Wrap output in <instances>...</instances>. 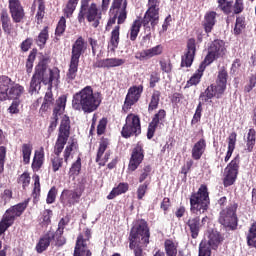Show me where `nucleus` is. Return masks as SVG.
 I'll return each instance as SVG.
<instances>
[{"label":"nucleus","mask_w":256,"mask_h":256,"mask_svg":"<svg viewBox=\"0 0 256 256\" xmlns=\"http://www.w3.org/2000/svg\"><path fill=\"white\" fill-rule=\"evenodd\" d=\"M127 5V0H112L109 9V19L105 27V31H111V27L117 23L111 31V51H115L119 47V42L121 41V25L127 21Z\"/></svg>","instance_id":"1"},{"label":"nucleus","mask_w":256,"mask_h":256,"mask_svg":"<svg viewBox=\"0 0 256 256\" xmlns=\"http://www.w3.org/2000/svg\"><path fill=\"white\" fill-rule=\"evenodd\" d=\"M159 5H161V0H148V9L143 19L138 17L128 30L127 37L130 41H137L141 27H144V30L151 35V29L155 30V26L159 24Z\"/></svg>","instance_id":"2"},{"label":"nucleus","mask_w":256,"mask_h":256,"mask_svg":"<svg viewBox=\"0 0 256 256\" xmlns=\"http://www.w3.org/2000/svg\"><path fill=\"white\" fill-rule=\"evenodd\" d=\"M25 93V87L11 79L7 75H0V101H11L8 108L11 115L19 113V105H21V97Z\"/></svg>","instance_id":"3"},{"label":"nucleus","mask_w":256,"mask_h":256,"mask_svg":"<svg viewBox=\"0 0 256 256\" xmlns=\"http://www.w3.org/2000/svg\"><path fill=\"white\" fill-rule=\"evenodd\" d=\"M109 5H111V0H102L101 9L97 3L92 2L91 0H80V8L77 15L78 23H92V27L97 29L101 23V19H103V13H107L109 9Z\"/></svg>","instance_id":"4"},{"label":"nucleus","mask_w":256,"mask_h":256,"mask_svg":"<svg viewBox=\"0 0 256 256\" xmlns=\"http://www.w3.org/2000/svg\"><path fill=\"white\" fill-rule=\"evenodd\" d=\"M149 239H151V232L149 230V224L145 219H140L131 228L128 237L129 249L134 253V256H145L143 254V247L149 245Z\"/></svg>","instance_id":"5"},{"label":"nucleus","mask_w":256,"mask_h":256,"mask_svg":"<svg viewBox=\"0 0 256 256\" xmlns=\"http://www.w3.org/2000/svg\"><path fill=\"white\" fill-rule=\"evenodd\" d=\"M101 105V94L94 93L93 87L86 86L79 92H76L72 98V109L74 111H83V113H93Z\"/></svg>","instance_id":"6"},{"label":"nucleus","mask_w":256,"mask_h":256,"mask_svg":"<svg viewBox=\"0 0 256 256\" xmlns=\"http://www.w3.org/2000/svg\"><path fill=\"white\" fill-rule=\"evenodd\" d=\"M27 207H29V200L15 204L5 211L0 220V237L4 235L9 227L15 225V221L25 213Z\"/></svg>","instance_id":"7"},{"label":"nucleus","mask_w":256,"mask_h":256,"mask_svg":"<svg viewBox=\"0 0 256 256\" xmlns=\"http://www.w3.org/2000/svg\"><path fill=\"white\" fill-rule=\"evenodd\" d=\"M209 205H211L209 189L207 185L202 184L197 192H193L190 195V211L191 213H199L201 215L209 209Z\"/></svg>","instance_id":"8"},{"label":"nucleus","mask_w":256,"mask_h":256,"mask_svg":"<svg viewBox=\"0 0 256 256\" xmlns=\"http://www.w3.org/2000/svg\"><path fill=\"white\" fill-rule=\"evenodd\" d=\"M49 63V58H43L35 66V71L32 77L41 81L44 85H49V89H53V82L59 81V69H49V75L47 76V64Z\"/></svg>","instance_id":"9"},{"label":"nucleus","mask_w":256,"mask_h":256,"mask_svg":"<svg viewBox=\"0 0 256 256\" xmlns=\"http://www.w3.org/2000/svg\"><path fill=\"white\" fill-rule=\"evenodd\" d=\"M237 209H239V204L234 202L220 211L218 223H220L226 231H237V227H239Z\"/></svg>","instance_id":"10"},{"label":"nucleus","mask_w":256,"mask_h":256,"mask_svg":"<svg viewBox=\"0 0 256 256\" xmlns=\"http://www.w3.org/2000/svg\"><path fill=\"white\" fill-rule=\"evenodd\" d=\"M71 135V119L69 116L64 115L60 122V126L58 129V137L54 146V155H61L63 153V149H65V145H67V141H69V137Z\"/></svg>","instance_id":"11"},{"label":"nucleus","mask_w":256,"mask_h":256,"mask_svg":"<svg viewBox=\"0 0 256 256\" xmlns=\"http://www.w3.org/2000/svg\"><path fill=\"white\" fill-rule=\"evenodd\" d=\"M139 135H141V118L137 114L130 113L126 116L121 136L124 139H129L131 137H139Z\"/></svg>","instance_id":"12"},{"label":"nucleus","mask_w":256,"mask_h":256,"mask_svg":"<svg viewBox=\"0 0 256 256\" xmlns=\"http://www.w3.org/2000/svg\"><path fill=\"white\" fill-rule=\"evenodd\" d=\"M226 54L227 47L225 46V41L221 39H215L208 46L207 55L205 56L202 63L209 67V65H211V63L214 61H217V59H223Z\"/></svg>","instance_id":"13"},{"label":"nucleus","mask_w":256,"mask_h":256,"mask_svg":"<svg viewBox=\"0 0 256 256\" xmlns=\"http://www.w3.org/2000/svg\"><path fill=\"white\" fill-rule=\"evenodd\" d=\"M85 192V182H80L77 184L75 189L69 190L64 189L60 196V202L63 207H73V205H77L79 201H81V197Z\"/></svg>","instance_id":"14"},{"label":"nucleus","mask_w":256,"mask_h":256,"mask_svg":"<svg viewBox=\"0 0 256 256\" xmlns=\"http://www.w3.org/2000/svg\"><path fill=\"white\" fill-rule=\"evenodd\" d=\"M241 165V156L236 155L226 166L224 170L223 185L225 188L235 185L239 175V167Z\"/></svg>","instance_id":"15"},{"label":"nucleus","mask_w":256,"mask_h":256,"mask_svg":"<svg viewBox=\"0 0 256 256\" xmlns=\"http://www.w3.org/2000/svg\"><path fill=\"white\" fill-rule=\"evenodd\" d=\"M91 241V229L86 228L77 236L73 256H92L91 250L87 249V242Z\"/></svg>","instance_id":"16"},{"label":"nucleus","mask_w":256,"mask_h":256,"mask_svg":"<svg viewBox=\"0 0 256 256\" xmlns=\"http://www.w3.org/2000/svg\"><path fill=\"white\" fill-rule=\"evenodd\" d=\"M143 93V85L132 86L128 89V93L125 97L124 104L122 106V113L127 114L129 110L139 102Z\"/></svg>","instance_id":"17"},{"label":"nucleus","mask_w":256,"mask_h":256,"mask_svg":"<svg viewBox=\"0 0 256 256\" xmlns=\"http://www.w3.org/2000/svg\"><path fill=\"white\" fill-rule=\"evenodd\" d=\"M225 91H227V86L219 83L211 84L204 92H201L199 100L202 101V103H209V100L213 99V97L221 99V97L225 95Z\"/></svg>","instance_id":"18"},{"label":"nucleus","mask_w":256,"mask_h":256,"mask_svg":"<svg viewBox=\"0 0 256 256\" xmlns=\"http://www.w3.org/2000/svg\"><path fill=\"white\" fill-rule=\"evenodd\" d=\"M166 119L167 111H165V109H160L156 114H154L151 122L148 124L147 139H153V137H155V131H157V129H163V127H165Z\"/></svg>","instance_id":"19"},{"label":"nucleus","mask_w":256,"mask_h":256,"mask_svg":"<svg viewBox=\"0 0 256 256\" xmlns=\"http://www.w3.org/2000/svg\"><path fill=\"white\" fill-rule=\"evenodd\" d=\"M145 159V149H143V143L137 142L135 147L132 149L131 157L128 164V170L132 173L139 169V165L143 163Z\"/></svg>","instance_id":"20"},{"label":"nucleus","mask_w":256,"mask_h":256,"mask_svg":"<svg viewBox=\"0 0 256 256\" xmlns=\"http://www.w3.org/2000/svg\"><path fill=\"white\" fill-rule=\"evenodd\" d=\"M197 54V41L195 38H189L186 43V51L181 57L180 67H191L193 61H195V55Z\"/></svg>","instance_id":"21"},{"label":"nucleus","mask_w":256,"mask_h":256,"mask_svg":"<svg viewBox=\"0 0 256 256\" xmlns=\"http://www.w3.org/2000/svg\"><path fill=\"white\" fill-rule=\"evenodd\" d=\"M8 8L13 23H23L25 21V8H23L21 0H8Z\"/></svg>","instance_id":"22"},{"label":"nucleus","mask_w":256,"mask_h":256,"mask_svg":"<svg viewBox=\"0 0 256 256\" xmlns=\"http://www.w3.org/2000/svg\"><path fill=\"white\" fill-rule=\"evenodd\" d=\"M107 147H109V138L102 137L100 139L98 151L96 154V163H98V165L100 167H105L107 161H109V159L111 157V151H107ZM105 151H107V152L105 153ZM103 155H104V157H103ZM101 158H102V160H101Z\"/></svg>","instance_id":"23"},{"label":"nucleus","mask_w":256,"mask_h":256,"mask_svg":"<svg viewBox=\"0 0 256 256\" xmlns=\"http://www.w3.org/2000/svg\"><path fill=\"white\" fill-rule=\"evenodd\" d=\"M159 55H163V45L161 44L136 52L135 59L137 61H149L152 57H159Z\"/></svg>","instance_id":"24"},{"label":"nucleus","mask_w":256,"mask_h":256,"mask_svg":"<svg viewBox=\"0 0 256 256\" xmlns=\"http://www.w3.org/2000/svg\"><path fill=\"white\" fill-rule=\"evenodd\" d=\"M85 51H87V41H85L83 36H79L72 44L70 59L73 61H79V59H81V55H84Z\"/></svg>","instance_id":"25"},{"label":"nucleus","mask_w":256,"mask_h":256,"mask_svg":"<svg viewBox=\"0 0 256 256\" xmlns=\"http://www.w3.org/2000/svg\"><path fill=\"white\" fill-rule=\"evenodd\" d=\"M185 225L189 229L192 239H197L201 232V227H203V224H201V217L197 215L190 216L185 221Z\"/></svg>","instance_id":"26"},{"label":"nucleus","mask_w":256,"mask_h":256,"mask_svg":"<svg viewBox=\"0 0 256 256\" xmlns=\"http://www.w3.org/2000/svg\"><path fill=\"white\" fill-rule=\"evenodd\" d=\"M125 65V60L121 58H106L97 60L93 67L94 69H111L113 67H121Z\"/></svg>","instance_id":"27"},{"label":"nucleus","mask_w":256,"mask_h":256,"mask_svg":"<svg viewBox=\"0 0 256 256\" xmlns=\"http://www.w3.org/2000/svg\"><path fill=\"white\" fill-rule=\"evenodd\" d=\"M217 24V12L209 11L204 15V20L202 21V27L205 33L209 34L213 31L215 25Z\"/></svg>","instance_id":"28"},{"label":"nucleus","mask_w":256,"mask_h":256,"mask_svg":"<svg viewBox=\"0 0 256 256\" xmlns=\"http://www.w3.org/2000/svg\"><path fill=\"white\" fill-rule=\"evenodd\" d=\"M207 65L204 62H201L199 68L196 72L190 77V79L186 82L185 89H189V87L197 86L201 83V79L203 78V73L207 69Z\"/></svg>","instance_id":"29"},{"label":"nucleus","mask_w":256,"mask_h":256,"mask_svg":"<svg viewBox=\"0 0 256 256\" xmlns=\"http://www.w3.org/2000/svg\"><path fill=\"white\" fill-rule=\"evenodd\" d=\"M205 151H207V141L205 138H201L192 147V159L199 161L205 154Z\"/></svg>","instance_id":"30"},{"label":"nucleus","mask_w":256,"mask_h":256,"mask_svg":"<svg viewBox=\"0 0 256 256\" xmlns=\"http://www.w3.org/2000/svg\"><path fill=\"white\" fill-rule=\"evenodd\" d=\"M43 163H45V150L40 148L39 150H36L34 153V157L31 164V169L34 173H37L41 170V167H43Z\"/></svg>","instance_id":"31"},{"label":"nucleus","mask_w":256,"mask_h":256,"mask_svg":"<svg viewBox=\"0 0 256 256\" xmlns=\"http://www.w3.org/2000/svg\"><path fill=\"white\" fill-rule=\"evenodd\" d=\"M0 23H2V29L5 35H11L13 33V23H11V17L7 9H2L0 12Z\"/></svg>","instance_id":"32"},{"label":"nucleus","mask_w":256,"mask_h":256,"mask_svg":"<svg viewBox=\"0 0 256 256\" xmlns=\"http://www.w3.org/2000/svg\"><path fill=\"white\" fill-rule=\"evenodd\" d=\"M50 235V239L52 241V247H57L58 249L63 247L64 245H67V238L63 236V233L61 230H56L55 232L53 231H48Z\"/></svg>","instance_id":"33"},{"label":"nucleus","mask_w":256,"mask_h":256,"mask_svg":"<svg viewBox=\"0 0 256 256\" xmlns=\"http://www.w3.org/2000/svg\"><path fill=\"white\" fill-rule=\"evenodd\" d=\"M129 191V183L120 182L116 187H114L111 192L108 194L107 199L112 200L119 195H123Z\"/></svg>","instance_id":"34"},{"label":"nucleus","mask_w":256,"mask_h":256,"mask_svg":"<svg viewBox=\"0 0 256 256\" xmlns=\"http://www.w3.org/2000/svg\"><path fill=\"white\" fill-rule=\"evenodd\" d=\"M77 71H79V61L70 59L69 68L66 73L67 83H73V81H75L77 78Z\"/></svg>","instance_id":"35"},{"label":"nucleus","mask_w":256,"mask_h":256,"mask_svg":"<svg viewBox=\"0 0 256 256\" xmlns=\"http://www.w3.org/2000/svg\"><path fill=\"white\" fill-rule=\"evenodd\" d=\"M49 245H52V240L48 231L39 239L38 243L36 244L37 253H44V251L49 249Z\"/></svg>","instance_id":"36"},{"label":"nucleus","mask_w":256,"mask_h":256,"mask_svg":"<svg viewBox=\"0 0 256 256\" xmlns=\"http://www.w3.org/2000/svg\"><path fill=\"white\" fill-rule=\"evenodd\" d=\"M235 145H237V132H232L228 137V150L224 158L225 163H228L235 151Z\"/></svg>","instance_id":"37"},{"label":"nucleus","mask_w":256,"mask_h":256,"mask_svg":"<svg viewBox=\"0 0 256 256\" xmlns=\"http://www.w3.org/2000/svg\"><path fill=\"white\" fill-rule=\"evenodd\" d=\"M161 101V91L153 90L148 104V113H153L156 109H159V102Z\"/></svg>","instance_id":"38"},{"label":"nucleus","mask_w":256,"mask_h":256,"mask_svg":"<svg viewBox=\"0 0 256 256\" xmlns=\"http://www.w3.org/2000/svg\"><path fill=\"white\" fill-rule=\"evenodd\" d=\"M47 41H49V26H45L35 39L36 45H38L40 49H43V47L47 45Z\"/></svg>","instance_id":"39"},{"label":"nucleus","mask_w":256,"mask_h":256,"mask_svg":"<svg viewBox=\"0 0 256 256\" xmlns=\"http://www.w3.org/2000/svg\"><path fill=\"white\" fill-rule=\"evenodd\" d=\"M67 105V96L62 95L58 98L56 107L53 110V114L55 117H59V115H63L65 111V107Z\"/></svg>","instance_id":"40"},{"label":"nucleus","mask_w":256,"mask_h":256,"mask_svg":"<svg viewBox=\"0 0 256 256\" xmlns=\"http://www.w3.org/2000/svg\"><path fill=\"white\" fill-rule=\"evenodd\" d=\"M223 241L221 234L218 232H212L209 234V240H206V243L210 249H217L219 247V243Z\"/></svg>","instance_id":"41"},{"label":"nucleus","mask_w":256,"mask_h":256,"mask_svg":"<svg viewBox=\"0 0 256 256\" xmlns=\"http://www.w3.org/2000/svg\"><path fill=\"white\" fill-rule=\"evenodd\" d=\"M256 143V131L250 128L246 137V150L251 153L255 147Z\"/></svg>","instance_id":"42"},{"label":"nucleus","mask_w":256,"mask_h":256,"mask_svg":"<svg viewBox=\"0 0 256 256\" xmlns=\"http://www.w3.org/2000/svg\"><path fill=\"white\" fill-rule=\"evenodd\" d=\"M218 9L224 13V15H231L233 13V1L229 0H217Z\"/></svg>","instance_id":"43"},{"label":"nucleus","mask_w":256,"mask_h":256,"mask_svg":"<svg viewBox=\"0 0 256 256\" xmlns=\"http://www.w3.org/2000/svg\"><path fill=\"white\" fill-rule=\"evenodd\" d=\"M77 5H79V0H68L65 8L63 9V13L67 19H71V17H73V13H75Z\"/></svg>","instance_id":"44"},{"label":"nucleus","mask_w":256,"mask_h":256,"mask_svg":"<svg viewBox=\"0 0 256 256\" xmlns=\"http://www.w3.org/2000/svg\"><path fill=\"white\" fill-rule=\"evenodd\" d=\"M177 244L172 239H166L164 241V250L166 256H177Z\"/></svg>","instance_id":"45"},{"label":"nucleus","mask_w":256,"mask_h":256,"mask_svg":"<svg viewBox=\"0 0 256 256\" xmlns=\"http://www.w3.org/2000/svg\"><path fill=\"white\" fill-rule=\"evenodd\" d=\"M149 185H151V182L145 181L138 186L136 190V197L138 201H143L145 195H147V192L149 191Z\"/></svg>","instance_id":"46"},{"label":"nucleus","mask_w":256,"mask_h":256,"mask_svg":"<svg viewBox=\"0 0 256 256\" xmlns=\"http://www.w3.org/2000/svg\"><path fill=\"white\" fill-rule=\"evenodd\" d=\"M31 153H33V146L31 144L22 145V157L24 165L31 163Z\"/></svg>","instance_id":"47"},{"label":"nucleus","mask_w":256,"mask_h":256,"mask_svg":"<svg viewBox=\"0 0 256 256\" xmlns=\"http://www.w3.org/2000/svg\"><path fill=\"white\" fill-rule=\"evenodd\" d=\"M35 59H37V49H32L26 60V73L29 74L33 71V64L35 63Z\"/></svg>","instance_id":"48"},{"label":"nucleus","mask_w":256,"mask_h":256,"mask_svg":"<svg viewBox=\"0 0 256 256\" xmlns=\"http://www.w3.org/2000/svg\"><path fill=\"white\" fill-rule=\"evenodd\" d=\"M51 217H53V210H44L40 218L41 227H49V225H51Z\"/></svg>","instance_id":"49"},{"label":"nucleus","mask_w":256,"mask_h":256,"mask_svg":"<svg viewBox=\"0 0 256 256\" xmlns=\"http://www.w3.org/2000/svg\"><path fill=\"white\" fill-rule=\"evenodd\" d=\"M151 171H153V168L151 167V165H146L142 169H140L139 176H138L139 183H145V180L148 177H151Z\"/></svg>","instance_id":"50"},{"label":"nucleus","mask_w":256,"mask_h":256,"mask_svg":"<svg viewBox=\"0 0 256 256\" xmlns=\"http://www.w3.org/2000/svg\"><path fill=\"white\" fill-rule=\"evenodd\" d=\"M51 165L53 173H57L61 167H63V158L61 155L54 154L51 157Z\"/></svg>","instance_id":"51"},{"label":"nucleus","mask_w":256,"mask_h":256,"mask_svg":"<svg viewBox=\"0 0 256 256\" xmlns=\"http://www.w3.org/2000/svg\"><path fill=\"white\" fill-rule=\"evenodd\" d=\"M41 83H43L41 80H37V78H34L32 76L28 93H30V95H35V93H39V91H41Z\"/></svg>","instance_id":"52"},{"label":"nucleus","mask_w":256,"mask_h":256,"mask_svg":"<svg viewBox=\"0 0 256 256\" xmlns=\"http://www.w3.org/2000/svg\"><path fill=\"white\" fill-rule=\"evenodd\" d=\"M243 29H245V17L238 16L236 17V22L234 26V35H241L243 33Z\"/></svg>","instance_id":"53"},{"label":"nucleus","mask_w":256,"mask_h":256,"mask_svg":"<svg viewBox=\"0 0 256 256\" xmlns=\"http://www.w3.org/2000/svg\"><path fill=\"white\" fill-rule=\"evenodd\" d=\"M52 89L53 88L49 89V85H48V91L44 96V102L41 105V109L47 110L49 109V105H53L55 99L53 98V92L51 91Z\"/></svg>","instance_id":"54"},{"label":"nucleus","mask_w":256,"mask_h":256,"mask_svg":"<svg viewBox=\"0 0 256 256\" xmlns=\"http://www.w3.org/2000/svg\"><path fill=\"white\" fill-rule=\"evenodd\" d=\"M81 173V157L78 156L77 160L72 163L70 170H69V175L70 177H77Z\"/></svg>","instance_id":"55"},{"label":"nucleus","mask_w":256,"mask_h":256,"mask_svg":"<svg viewBox=\"0 0 256 256\" xmlns=\"http://www.w3.org/2000/svg\"><path fill=\"white\" fill-rule=\"evenodd\" d=\"M198 256H211V248L207 244V239H203L200 242Z\"/></svg>","instance_id":"56"},{"label":"nucleus","mask_w":256,"mask_h":256,"mask_svg":"<svg viewBox=\"0 0 256 256\" xmlns=\"http://www.w3.org/2000/svg\"><path fill=\"white\" fill-rule=\"evenodd\" d=\"M228 78H229V73H227V69H225V67H223L221 70L218 71L216 83L227 87V79Z\"/></svg>","instance_id":"57"},{"label":"nucleus","mask_w":256,"mask_h":256,"mask_svg":"<svg viewBox=\"0 0 256 256\" xmlns=\"http://www.w3.org/2000/svg\"><path fill=\"white\" fill-rule=\"evenodd\" d=\"M65 29H67V20L65 19V17L62 16L56 26L55 35L57 37H61V35L65 33Z\"/></svg>","instance_id":"58"},{"label":"nucleus","mask_w":256,"mask_h":256,"mask_svg":"<svg viewBox=\"0 0 256 256\" xmlns=\"http://www.w3.org/2000/svg\"><path fill=\"white\" fill-rule=\"evenodd\" d=\"M202 113H203V103L199 102L196 107L193 118L191 120V125H197V123H199V121H201Z\"/></svg>","instance_id":"59"},{"label":"nucleus","mask_w":256,"mask_h":256,"mask_svg":"<svg viewBox=\"0 0 256 256\" xmlns=\"http://www.w3.org/2000/svg\"><path fill=\"white\" fill-rule=\"evenodd\" d=\"M74 149H79L77 142H71L68 146H66L64 150V162L69 163V157H71V153H73Z\"/></svg>","instance_id":"60"},{"label":"nucleus","mask_w":256,"mask_h":256,"mask_svg":"<svg viewBox=\"0 0 256 256\" xmlns=\"http://www.w3.org/2000/svg\"><path fill=\"white\" fill-rule=\"evenodd\" d=\"M17 183H20L23 189L29 187V184L31 183V176L29 175V172H24L20 175L17 179Z\"/></svg>","instance_id":"61"},{"label":"nucleus","mask_w":256,"mask_h":256,"mask_svg":"<svg viewBox=\"0 0 256 256\" xmlns=\"http://www.w3.org/2000/svg\"><path fill=\"white\" fill-rule=\"evenodd\" d=\"M57 187L53 186L50 188L47 194L46 203L47 205H53L57 199Z\"/></svg>","instance_id":"62"},{"label":"nucleus","mask_w":256,"mask_h":256,"mask_svg":"<svg viewBox=\"0 0 256 256\" xmlns=\"http://www.w3.org/2000/svg\"><path fill=\"white\" fill-rule=\"evenodd\" d=\"M44 17H45V4H38L37 13L35 16L37 25H41V23H43Z\"/></svg>","instance_id":"63"},{"label":"nucleus","mask_w":256,"mask_h":256,"mask_svg":"<svg viewBox=\"0 0 256 256\" xmlns=\"http://www.w3.org/2000/svg\"><path fill=\"white\" fill-rule=\"evenodd\" d=\"M245 10V5L243 0H235L234 5L232 4L233 15H240Z\"/></svg>","instance_id":"64"}]
</instances>
